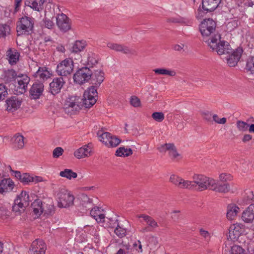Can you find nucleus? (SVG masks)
Instances as JSON below:
<instances>
[{
  "mask_svg": "<svg viewBox=\"0 0 254 254\" xmlns=\"http://www.w3.org/2000/svg\"><path fill=\"white\" fill-rule=\"evenodd\" d=\"M203 41L212 51L219 55H226L232 52V49L227 41L228 37L226 33H201Z\"/></svg>",
  "mask_w": 254,
  "mask_h": 254,
  "instance_id": "obj_1",
  "label": "nucleus"
},
{
  "mask_svg": "<svg viewBox=\"0 0 254 254\" xmlns=\"http://www.w3.org/2000/svg\"><path fill=\"white\" fill-rule=\"evenodd\" d=\"M83 107H84V105L82 98L77 96H71L65 100L63 110L68 115H75L80 112Z\"/></svg>",
  "mask_w": 254,
  "mask_h": 254,
  "instance_id": "obj_2",
  "label": "nucleus"
},
{
  "mask_svg": "<svg viewBox=\"0 0 254 254\" xmlns=\"http://www.w3.org/2000/svg\"><path fill=\"white\" fill-rule=\"evenodd\" d=\"M190 187L188 189H194L198 191H203L208 189L210 190L211 186L214 183V180L201 174H194L192 181H190Z\"/></svg>",
  "mask_w": 254,
  "mask_h": 254,
  "instance_id": "obj_3",
  "label": "nucleus"
},
{
  "mask_svg": "<svg viewBox=\"0 0 254 254\" xmlns=\"http://www.w3.org/2000/svg\"><path fill=\"white\" fill-rule=\"evenodd\" d=\"M58 205L60 208H65L73 204L74 197L71 192L64 187L59 188L56 194Z\"/></svg>",
  "mask_w": 254,
  "mask_h": 254,
  "instance_id": "obj_4",
  "label": "nucleus"
},
{
  "mask_svg": "<svg viewBox=\"0 0 254 254\" xmlns=\"http://www.w3.org/2000/svg\"><path fill=\"white\" fill-rule=\"evenodd\" d=\"M55 19L56 16L54 5L49 3L46 4L44 11V17L42 21V26L49 30H56Z\"/></svg>",
  "mask_w": 254,
  "mask_h": 254,
  "instance_id": "obj_5",
  "label": "nucleus"
},
{
  "mask_svg": "<svg viewBox=\"0 0 254 254\" xmlns=\"http://www.w3.org/2000/svg\"><path fill=\"white\" fill-rule=\"evenodd\" d=\"M74 67L73 62L70 58H66L58 64L56 72L62 77H67L70 75Z\"/></svg>",
  "mask_w": 254,
  "mask_h": 254,
  "instance_id": "obj_6",
  "label": "nucleus"
},
{
  "mask_svg": "<svg viewBox=\"0 0 254 254\" xmlns=\"http://www.w3.org/2000/svg\"><path fill=\"white\" fill-rule=\"evenodd\" d=\"M56 28L57 30L66 32L75 30L72 26L70 19L65 14L59 13L56 16Z\"/></svg>",
  "mask_w": 254,
  "mask_h": 254,
  "instance_id": "obj_7",
  "label": "nucleus"
},
{
  "mask_svg": "<svg viewBox=\"0 0 254 254\" xmlns=\"http://www.w3.org/2000/svg\"><path fill=\"white\" fill-rule=\"evenodd\" d=\"M98 92L97 89L93 86L89 87L84 92L83 103L84 107L89 108L94 105L97 100Z\"/></svg>",
  "mask_w": 254,
  "mask_h": 254,
  "instance_id": "obj_8",
  "label": "nucleus"
},
{
  "mask_svg": "<svg viewBox=\"0 0 254 254\" xmlns=\"http://www.w3.org/2000/svg\"><path fill=\"white\" fill-rule=\"evenodd\" d=\"M98 135L99 140L108 147H116L121 142V140L119 138L108 132L98 131Z\"/></svg>",
  "mask_w": 254,
  "mask_h": 254,
  "instance_id": "obj_9",
  "label": "nucleus"
},
{
  "mask_svg": "<svg viewBox=\"0 0 254 254\" xmlns=\"http://www.w3.org/2000/svg\"><path fill=\"white\" fill-rule=\"evenodd\" d=\"M137 217L142 219L140 222L142 223L144 222L146 225V227L142 228L140 231L142 233L153 231L159 227L157 222L153 217L149 215L140 214L137 215Z\"/></svg>",
  "mask_w": 254,
  "mask_h": 254,
  "instance_id": "obj_10",
  "label": "nucleus"
},
{
  "mask_svg": "<svg viewBox=\"0 0 254 254\" xmlns=\"http://www.w3.org/2000/svg\"><path fill=\"white\" fill-rule=\"evenodd\" d=\"M30 81V78L26 74L18 75L16 78L14 92L17 95L24 93L27 90V85Z\"/></svg>",
  "mask_w": 254,
  "mask_h": 254,
  "instance_id": "obj_11",
  "label": "nucleus"
},
{
  "mask_svg": "<svg viewBox=\"0 0 254 254\" xmlns=\"http://www.w3.org/2000/svg\"><path fill=\"white\" fill-rule=\"evenodd\" d=\"M92 71L89 68L85 67L78 69L73 76L74 81L81 84L85 83L91 78Z\"/></svg>",
  "mask_w": 254,
  "mask_h": 254,
  "instance_id": "obj_12",
  "label": "nucleus"
},
{
  "mask_svg": "<svg viewBox=\"0 0 254 254\" xmlns=\"http://www.w3.org/2000/svg\"><path fill=\"white\" fill-rule=\"evenodd\" d=\"M17 29L18 31L29 32L34 30V23L30 17L24 15L19 18L17 22Z\"/></svg>",
  "mask_w": 254,
  "mask_h": 254,
  "instance_id": "obj_13",
  "label": "nucleus"
},
{
  "mask_svg": "<svg viewBox=\"0 0 254 254\" xmlns=\"http://www.w3.org/2000/svg\"><path fill=\"white\" fill-rule=\"evenodd\" d=\"M243 50L242 48H238L232 53L226 55L224 58L230 66H235L240 59Z\"/></svg>",
  "mask_w": 254,
  "mask_h": 254,
  "instance_id": "obj_14",
  "label": "nucleus"
},
{
  "mask_svg": "<svg viewBox=\"0 0 254 254\" xmlns=\"http://www.w3.org/2000/svg\"><path fill=\"white\" fill-rule=\"evenodd\" d=\"M245 232V227L242 224H234L229 228L228 238L232 241L238 240Z\"/></svg>",
  "mask_w": 254,
  "mask_h": 254,
  "instance_id": "obj_15",
  "label": "nucleus"
},
{
  "mask_svg": "<svg viewBox=\"0 0 254 254\" xmlns=\"http://www.w3.org/2000/svg\"><path fill=\"white\" fill-rule=\"evenodd\" d=\"M46 250V246L41 239H36L31 245L30 252L31 254H44Z\"/></svg>",
  "mask_w": 254,
  "mask_h": 254,
  "instance_id": "obj_16",
  "label": "nucleus"
},
{
  "mask_svg": "<svg viewBox=\"0 0 254 254\" xmlns=\"http://www.w3.org/2000/svg\"><path fill=\"white\" fill-rule=\"evenodd\" d=\"M160 152L168 151L169 155L172 159H178L180 158V154L177 151L176 147L172 143H166L158 147Z\"/></svg>",
  "mask_w": 254,
  "mask_h": 254,
  "instance_id": "obj_17",
  "label": "nucleus"
},
{
  "mask_svg": "<svg viewBox=\"0 0 254 254\" xmlns=\"http://www.w3.org/2000/svg\"><path fill=\"white\" fill-rule=\"evenodd\" d=\"M65 81L62 77L54 78L50 83V92L53 95H56L60 92Z\"/></svg>",
  "mask_w": 254,
  "mask_h": 254,
  "instance_id": "obj_18",
  "label": "nucleus"
},
{
  "mask_svg": "<svg viewBox=\"0 0 254 254\" xmlns=\"http://www.w3.org/2000/svg\"><path fill=\"white\" fill-rule=\"evenodd\" d=\"M170 182L180 189H188L190 187V181L185 180L175 175H172L169 178Z\"/></svg>",
  "mask_w": 254,
  "mask_h": 254,
  "instance_id": "obj_19",
  "label": "nucleus"
},
{
  "mask_svg": "<svg viewBox=\"0 0 254 254\" xmlns=\"http://www.w3.org/2000/svg\"><path fill=\"white\" fill-rule=\"evenodd\" d=\"M92 152L91 144H88L76 150L74 152V155L77 159H81L91 156Z\"/></svg>",
  "mask_w": 254,
  "mask_h": 254,
  "instance_id": "obj_20",
  "label": "nucleus"
},
{
  "mask_svg": "<svg viewBox=\"0 0 254 254\" xmlns=\"http://www.w3.org/2000/svg\"><path fill=\"white\" fill-rule=\"evenodd\" d=\"M44 91V85L42 83L35 82L30 89V96L31 99H37L42 95Z\"/></svg>",
  "mask_w": 254,
  "mask_h": 254,
  "instance_id": "obj_21",
  "label": "nucleus"
},
{
  "mask_svg": "<svg viewBox=\"0 0 254 254\" xmlns=\"http://www.w3.org/2000/svg\"><path fill=\"white\" fill-rule=\"evenodd\" d=\"M21 99L12 96L6 100V109L9 112H13L19 109L21 105Z\"/></svg>",
  "mask_w": 254,
  "mask_h": 254,
  "instance_id": "obj_22",
  "label": "nucleus"
},
{
  "mask_svg": "<svg viewBox=\"0 0 254 254\" xmlns=\"http://www.w3.org/2000/svg\"><path fill=\"white\" fill-rule=\"evenodd\" d=\"M13 182L10 178L3 179L0 182V193L5 194L11 191L14 188Z\"/></svg>",
  "mask_w": 254,
  "mask_h": 254,
  "instance_id": "obj_23",
  "label": "nucleus"
},
{
  "mask_svg": "<svg viewBox=\"0 0 254 254\" xmlns=\"http://www.w3.org/2000/svg\"><path fill=\"white\" fill-rule=\"evenodd\" d=\"M216 22L212 19H203L199 24V30L201 32H212L216 30Z\"/></svg>",
  "mask_w": 254,
  "mask_h": 254,
  "instance_id": "obj_24",
  "label": "nucleus"
},
{
  "mask_svg": "<svg viewBox=\"0 0 254 254\" xmlns=\"http://www.w3.org/2000/svg\"><path fill=\"white\" fill-rule=\"evenodd\" d=\"M45 2V0H25L24 5L34 11L41 12L43 9Z\"/></svg>",
  "mask_w": 254,
  "mask_h": 254,
  "instance_id": "obj_25",
  "label": "nucleus"
},
{
  "mask_svg": "<svg viewBox=\"0 0 254 254\" xmlns=\"http://www.w3.org/2000/svg\"><path fill=\"white\" fill-rule=\"evenodd\" d=\"M221 0H202V7L207 12L214 11L219 6Z\"/></svg>",
  "mask_w": 254,
  "mask_h": 254,
  "instance_id": "obj_26",
  "label": "nucleus"
},
{
  "mask_svg": "<svg viewBox=\"0 0 254 254\" xmlns=\"http://www.w3.org/2000/svg\"><path fill=\"white\" fill-rule=\"evenodd\" d=\"M45 203H43L42 201L39 200H36L32 203V207L33 210V212L36 217H39L44 212L45 214H48L49 211L45 209Z\"/></svg>",
  "mask_w": 254,
  "mask_h": 254,
  "instance_id": "obj_27",
  "label": "nucleus"
},
{
  "mask_svg": "<svg viewBox=\"0 0 254 254\" xmlns=\"http://www.w3.org/2000/svg\"><path fill=\"white\" fill-rule=\"evenodd\" d=\"M11 141L12 147L15 150L22 149L24 146V137L19 133H16L12 137Z\"/></svg>",
  "mask_w": 254,
  "mask_h": 254,
  "instance_id": "obj_28",
  "label": "nucleus"
},
{
  "mask_svg": "<svg viewBox=\"0 0 254 254\" xmlns=\"http://www.w3.org/2000/svg\"><path fill=\"white\" fill-rule=\"evenodd\" d=\"M242 218L246 223H251L254 219V204L250 205L243 212Z\"/></svg>",
  "mask_w": 254,
  "mask_h": 254,
  "instance_id": "obj_29",
  "label": "nucleus"
},
{
  "mask_svg": "<svg viewBox=\"0 0 254 254\" xmlns=\"http://www.w3.org/2000/svg\"><path fill=\"white\" fill-rule=\"evenodd\" d=\"M104 73L101 69L94 70L91 74L90 79L93 84L96 86H99L104 80Z\"/></svg>",
  "mask_w": 254,
  "mask_h": 254,
  "instance_id": "obj_30",
  "label": "nucleus"
},
{
  "mask_svg": "<svg viewBox=\"0 0 254 254\" xmlns=\"http://www.w3.org/2000/svg\"><path fill=\"white\" fill-rule=\"evenodd\" d=\"M210 190L216 192L226 193L230 190V187L228 183H220L214 180V183L211 186Z\"/></svg>",
  "mask_w": 254,
  "mask_h": 254,
  "instance_id": "obj_31",
  "label": "nucleus"
},
{
  "mask_svg": "<svg viewBox=\"0 0 254 254\" xmlns=\"http://www.w3.org/2000/svg\"><path fill=\"white\" fill-rule=\"evenodd\" d=\"M103 210L98 207H95L90 211V215L98 223H102L105 221V216L102 213Z\"/></svg>",
  "mask_w": 254,
  "mask_h": 254,
  "instance_id": "obj_32",
  "label": "nucleus"
},
{
  "mask_svg": "<svg viewBox=\"0 0 254 254\" xmlns=\"http://www.w3.org/2000/svg\"><path fill=\"white\" fill-rule=\"evenodd\" d=\"M240 211L239 207L235 204L231 203L228 205L227 210V217L229 220L235 219Z\"/></svg>",
  "mask_w": 254,
  "mask_h": 254,
  "instance_id": "obj_33",
  "label": "nucleus"
},
{
  "mask_svg": "<svg viewBox=\"0 0 254 254\" xmlns=\"http://www.w3.org/2000/svg\"><path fill=\"white\" fill-rule=\"evenodd\" d=\"M99 58L98 56L92 51H88L87 54L86 64L90 67H93L98 64Z\"/></svg>",
  "mask_w": 254,
  "mask_h": 254,
  "instance_id": "obj_34",
  "label": "nucleus"
},
{
  "mask_svg": "<svg viewBox=\"0 0 254 254\" xmlns=\"http://www.w3.org/2000/svg\"><path fill=\"white\" fill-rule=\"evenodd\" d=\"M7 56L8 57V61L11 65L16 64L19 60V53L16 50L9 49L7 51Z\"/></svg>",
  "mask_w": 254,
  "mask_h": 254,
  "instance_id": "obj_35",
  "label": "nucleus"
},
{
  "mask_svg": "<svg viewBox=\"0 0 254 254\" xmlns=\"http://www.w3.org/2000/svg\"><path fill=\"white\" fill-rule=\"evenodd\" d=\"M50 75L51 73L46 67H40L34 75L41 80H45L50 77Z\"/></svg>",
  "mask_w": 254,
  "mask_h": 254,
  "instance_id": "obj_36",
  "label": "nucleus"
},
{
  "mask_svg": "<svg viewBox=\"0 0 254 254\" xmlns=\"http://www.w3.org/2000/svg\"><path fill=\"white\" fill-rule=\"evenodd\" d=\"M107 47L117 52H122L125 54H129L130 53V50L127 47H124L122 45L109 43L107 44Z\"/></svg>",
  "mask_w": 254,
  "mask_h": 254,
  "instance_id": "obj_37",
  "label": "nucleus"
},
{
  "mask_svg": "<svg viewBox=\"0 0 254 254\" xmlns=\"http://www.w3.org/2000/svg\"><path fill=\"white\" fill-rule=\"evenodd\" d=\"M41 181V178L39 177H32L29 175L28 174L24 173L22 174L21 176L20 182L24 184H27L30 182H38Z\"/></svg>",
  "mask_w": 254,
  "mask_h": 254,
  "instance_id": "obj_38",
  "label": "nucleus"
},
{
  "mask_svg": "<svg viewBox=\"0 0 254 254\" xmlns=\"http://www.w3.org/2000/svg\"><path fill=\"white\" fill-rule=\"evenodd\" d=\"M154 73L157 75H169L170 76H174L176 75V72L173 69L164 68H158L153 70Z\"/></svg>",
  "mask_w": 254,
  "mask_h": 254,
  "instance_id": "obj_39",
  "label": "nucleus"
},
{
  "mask_svg": "<svg viewBox=\"0 0 254 254\" xmlns=\"http://www.w3.org/2000/svg\"><path fill=\"white\" fill-rule=\"evenodd\" d=\"M87 46L86 41L82 40H76L73 44L72 48V52L73 53H78L83 51Z\"/></svg>",
  "mask_w": 254,
  "mask_h": 254,
  "instance_id": "obj_40",
  "label": "nucleus"
},
{
  "mask_svg": "<svg viewBox=\"0 0 254 254\" xmlns=\"http://www.w3.org/2000/svg\"><path fill=\"white\" fill-rule=\"evenodd\" d=\"M59 175L63 178H65L68 180L75 179L77 177L76 173L73 172L71 169H65L60 172Z\"/></svg>",
  "mask_w": 254,
  "mask_h": 254,
  "instance_id": "obj_41",
  "label": "nucleus"
},
{
  "mask_svg": "<svg viewBox=\"0 0 254 254\" xmlns=\"http://www.w3.org/2000/svg\"><path fill=\"white\" fill-rule=\"evenodd\" d=\"M18 200V199H15L12 206L13 211L17 214H20L24 211L25 208L27 206L26 205H22L23 203L19 201Z\"/></svg>",
  "mask_w": 254,
  "mask_h": 254,
  "instance_id": "obj_42",
  "label": "nucleus"
},
{
  "mask_svg": "<svg viewBox=\"0 0 254 254\" xmlns=\"http://www.w3.org/2000/svg\"><path fill=\"white\" fill-rule=\"evenodd\" d=\"M132 154V151L130 148H126L124 147L119 148L116 152V155L120 157L128 156Z\"/></svg>",
  "mask_w": 254,
  "mask_h": 254,
  "instance_id": "obj_43",
  "label": "nucleus"
},
{
  "mask_svg": "<svg viewBox=\"0 0 254 254\" xmlns=\"http://www.w3.org/2000/svg\"><path fill=\"white\" fill-rule=\"evenodd\" d=\"M16 199H18V201L23 203L22 205L28 206L29 201V197L27 192L25 191H22L20 194L17 196Z\"/></svg>",
  "mask_w": 254,
  "mask_h": 254,
  "instance_id": "obj_44",
  "label": "nucleus"
},
{
  "mask_svg": "<svg viewBox=\"0 0 254 254\" xmlns=\"http://www.w3.org/2000/svg\"><path fill=\"white\" fill-rule=\"evenodd\" d=\"M114 224H115V226H116L117 224V227L114 230L115 233L120 238H122L125 236L126 234V230L119 225L117 220L115 221Z\"/></svg>",
  "mask_w": 254,
  "mask_h": 254,
  "instance_id": "obj_45",
  "label": "nucleus"
},
{
  "mask_svg": "<svg viewBox=\"0 0 254 254\" xmlns=\"http://www.w3.org/2000/svg\"><path fill=\"white\" fill-rule=\"evenodd\" d=\"M246 69L251 74H254V57H251L248 59Z\"/></svg>",
  "mask_w": 254,
  "mask_h": 254,
  "instance_id": "obj_46",
  "label": "nucleus"
},
{
  "mask_svg": "<svg viewBox=\"0 0 254 254\" xmlns=\"http://www.w3.org/2000/svg\"><path fill=\"white\" fill-rule=\"evenodd\" d=\"M236 125L238 129L241 131H246L249 129V125L245 122L238 121Z\"/></svg>",
  "mask_w": 254,
  "mask_h": 254,
  "instance_id": "obj_47",
  "label": "nucleus"
},
{
  "mask_svg": "<svg viewBox=\"0 0 254 254\" xmlns=\"http://www.w3.org/2000/svg\"><path fill=\"white\" fill-rule=\"evenodd\" d=\"M230 254H245L244 250L239 246L235 245L231 247Z\"/></svg>",
  "mask_w": 254,
  "mask_h": 254,
  "instance_id": "obj_48",
  "label": "nucleus"
},
{
  "mask_svg": "<svg viewBox=\"0 0 254 254\" xmlns=\"http://www.w3.org/2000/svg\"><path fill=\"white\" fill-rule=\"evenodd\" d=\"M151 117L155 121L158 122H161L165 118L162 112H154L152 114Z\"/></svg>",
  "mask_w": 254,
  "mask_h": 254,
  "instance_id": "obj_49",
  "label": "nucleus"
},
{
  "mask_svg": "<svg viewBox=\"0 0 254 254\" xmlns=\"http://www.w3.org/2000/svg\"><path fill=\"white\" fill-rule=\"evenodd\" d=\"M8 94L7 88L6 86L2 84H0V100H2L5 99Z\"/></svg>",
  "mask_w": 254,
  "mask_h": 254,
  "instance_id": "obj_50",
  "label": "nucleus"
},
{
  "mask_svg": "<svg viewBox=\"0 0 254 254\" xmlns=\"http://www.w3.org/2000/svg\"><path fill=\"white\" fill-rule=\"evenodd\" d=\"M130 103L134 107H138L141 105L140 99L135 96H132L130 97Z\"/></svg>",
  "mask_w": 254,
  "mask_h": 254,
  "instance_id": "obj_51",
  "label": "nucleus"
},
{
  "mask_svg": "<svg viewBox=\"0 0 254 254\" xmlns=\"http://www.w3.org/2000/svg\"><path fill=\"white\" fill-rule=\"evenodd\" d=\"M131 249L129 245H124L115 254H128Z\"/></svg>",
  "mask_w": 254,
  "mask_h": 254,
  "instance_id": "obj_52",
  "label": "nucleus"
},
{
  "mask_svg": "<svg viewBox=\"0 0 254 254\" xmlns=\"http://www.w3.org/2000/svg\"><path fill=\"white\" fill-rule=\"evenodd\" d=\"M199 233L201 236L204 239L205 241L208 242L210 240L211 235L208 231L201 228L199 229Z\"/></svg>",
  "mask_w": 254,
  "mask_h": 254,
  "instance_id": "obj_53",
  "label": "nucleus"
},
{
  "mask_svg": "<svg viewBox=\"0 0 254 254\" xmlns=\"http://www.w3.org/2000/svg\"><path fill=\"white\" fill-rule=\"evenodd\" d=\"M64 153V149L60 147H57L53 151V158H57L61 156Z\"/></svg>",
  "mask_w": 254,
  "mask_h": 254,
  "instance_id": "obj_54",
  "label": "nucleus"
},
{
  "mask_svg": "<svg viewBox=\"0 0 254 254\" xmlns=\"http://www.w3.org/2000/svg\"><path fill=\"white\" fill-rule=\"evenodd\" d=\"M132 248L138 253L142 252V248L141 242L137 240L135 241L132 245Z\"/></svg>",
  "mask_w": 254,
  "mask_h": 254,
  "instance_id": "obj_55",
  "label": "nucleus"
},
{
  "mask_svg": "<svg viewBox=\"0 0 254 254\" xmlns=\"http://www.w3.org/2000/svg\"><path fill=\"white\" fill-rule=\"evenodd\" d=\"M245 201L246 203H250L251 201L254 199V195L252 191L248 190L246 192L245 196Z\"/></svg>",
  "mask_w": 254,
  "mask_h": 254,
  "instance_id": "obj_56",
  "label": "nucleus"
},
{
  "mask_svg": "<svg viewBox=\"0 0 254 254\" xmlns=\"http://www.w3.org/2000/svg\"><path fill=\"white\" fill-rule=\"evenodd\" d=\"M18 75L14 70H8L6 73V76L9 78V80L16 79Z\"/></svg>",
  "mask_w": 254,
  "mask_h": 254,
  "instance_id": "obj_57",
  "label": "nucleus"
},
{
  "mask_svg": "<svg viewBox=\"0 0 254 254\" xmlns=\"http://www.w3.org/2000/svg\"><path fill=\"white\" fill-rule=\"evenodd\" d=\"M213 120L217 124H224L226 122V119L225 118H222L221 119H219L218 116L215 114L212 116Z\"/></svg>",
  "mask_w": 254,
  "mask_h": 254,
  "instance_id": "obj_58",
  "label": "nucleus"
},
{
  "mask_svg": "<svg viewBox=\"0 0 254 254\" xmlns=\"http://www.w3.org/2000/svg\"><path fill=\"white\" fill-rule=\"evenodd\" d=\"M22 0H14V12H17L19 11L21 5Z\"/></svg>",
  "mask_w": 254,
  "mask_h": 254,
  "instance_id": "obj_59",
  "label": "nucleus"
},
{
  "mask_svg": "<svg viewBox=\"0 0 254 254\" xmlns=\"http://www.w3.org/2000/svg\"><path fill=\"white\" fill-rule=\"evenodd\" d=\"M219 178L221 181L225 182L227 181V180H230L231 179V176L230 174L222 173L220 175Z\"/></svg>",
  "mask_w": 254,
  "mask_h": 254,
  "instance_id": "obj_60",
  "label": "nucleus"
},
{
  "mask_svg": "<svg viewBox=\"0 0 254 254\" xmlns=\"http://www.w3.org/2000/svg\"><path fill=\"white\" fill-rule=\"evenodd\" d=\"M202 116L204 119L207 121H211L212 119V115L209 112H204L202 113Z\"/></svg>",
  "mask_w": 254,
  "mask_h": 254,
  "instance_id": "obj_61",
  "label": "nucleus"
},
{
  "mask_svg": "<svg viewBox=\"0 0 254 254\" xmlns=\"http://www.w3.org/2000/svg\"><path fill=\"white\" fill-rule=\"evenodd\" d=\"M10 30L9 25L5 24H0V32H7Z\"/></svg>",
  "mask_w": 254,
  "mask_h": 254,
  "instance_id": "obj_62",
  "label": "nucleus"
},
{
  "mask_svg": "<svg viewBox=\"0 0 254 254\" xmlns=\"http://www.w3.org/2000/svg\"><path fill=\"white\" fill-rule=\"evenodd\" d=\"M184 47V44H182L181 45L176 44L173 46V49L176 51L181 52L184 51L183 50Z\"/></svg>",
  "mask_w": 254,
  "mask_h": 254,
  "instance_id": "obj_63",
  "label": "nucleus"
},
{
  "mask_svg": "<svg viewBox=\"0 0 254 254\" xmlns=\"http://www.w3.org/2000/svg\"><path fill=\"white\" fill-rule=\"evenodd\" d=\"M252 138V136L251 135L249 134H246L244 135V137L242 139V141L244 142H247L250 140H251Z\"/></svg>",
  "mask_w": 254,
  "mask_h": 254,
  "instance_id": "obj_64",
  "label": "nucleus"
}]
</instances>
